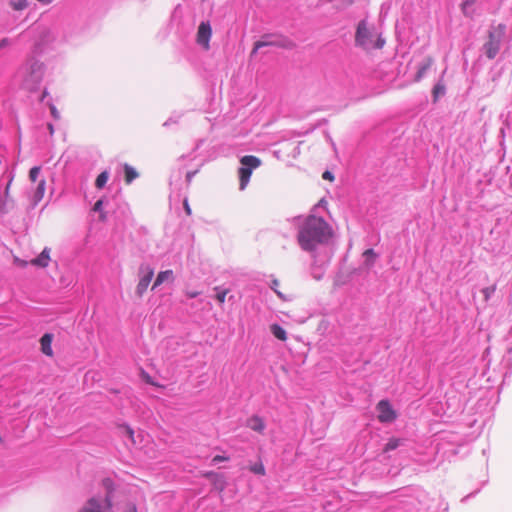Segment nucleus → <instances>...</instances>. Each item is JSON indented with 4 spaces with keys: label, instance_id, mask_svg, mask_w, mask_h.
Here are the masks:
<instances>
[{
    "label": "nucleus",
    "instance_id": "f257e3e1",
    "mask_svg": "<svg viewBox=\"0 0 512 512\" xmlns=\"http://www.w3.org/2000/svg\"><path fill=\"white\" fill-rule=\"evenodd\" d=\"M333 237V229L328 222L315 215L305 218L299 227L297 240L305 251H313L318 245L327 243Z\"/></svg>",
    "mask_w": 512,
    "mask_h": 512
},
{
    "label": "nucleus",
    "instance_id": "f03ea898",
    "mask_svg": "<svg viewBox=\"0 0 512 512\" xmlns=\"http://www.w3.org/2000/svg\"><path fill=\"white\" fill-rule=\"evenodd\" d=\"M355 45L367 53L382 49L385 39L376 27L367 20H361L355 31Z\"/></svg>",
    "mask_w": 512,
    "mask_h": 512
},
{
    "label": "nucleus",
    "instance_id": "7ed1b4c3",
    "mask_svg": "<svg viewBox=\"0 0 512 512\" xmlns=\"http://www.w3.org/2000/svg\"><path fill=\"white\" fill-rule=\"evenodd\" d=\"M505 25L498 24L488 33V40L484 44L483 49L488 59H494L500 50L501 41L505 34Z\"/></svg>",
    "mask_w": 512,
    "mask_h": 512
},
{
    "label": "nucleus",
    "instance_id": "20e7f679",
    "mask_svg": "<svg viewBox=\"0 0 512 512\" xmlns=\"http://www.w3.org/2000/svg\"><path fill=\"white\" fill-rule=\"evenodd\" d=\"M241 167L238 170L239 186L244 190L252 175V171L261 165V160L253 155H245L240 159Z\"/></svg>",
    "mask_w": 512,
    "mask_h": 512
},
{
    "label": "nucleus",
    "instance_id": "39448f33",
    "mask_svg": "<svg viewBox=\"0 0 512 512\" xmlns=\"http://www.w3.org/2000/svg\"><path fill=\"white\" fill-rule=\"evenodd\" d=\"M43 74L44 71L42 64L36 62L33 63L29 68L28 74L24 78V88L30 91L36 90L42 81Z\"/></svg>",
    "mask_w": 512,
    "mask_h": 512
},
{
    "label": "nucleus",
    "instance_id": "423d86ee",
    "mask_svg": "<svg viewBox=\"0 0 512 512\" xmlns=\"http://www.w3.org/2000/svg\"><path fill=\"white\" fill-rule=\"evenodd\" d=\"M140 279L136 285L135 293L142 298L154 276V269L150 266H141L139 269Z\"/></svg>",
    "mask_w": 512,
    "mask_h": 512
},
{
    "label": "nucleus",
    "instance_id": "0eeeda50",
    "mask_svg": "<svg viewBox=\"0 0 512 512\" xmlns=\"http://www.w3.org/2000/svg\"><path fill=\"white\" fill-rule=\"evenodd\" d=\"M212 36V28L209 22H201L196 36L197 43L205 50L210 49V39Z\"/></svg>",
    "mask_w": 512,
    "mask_h": 512
},
{
    "label": "nucleus",
    "instance_id": "6e6552de",
    "mask_svg": "<svg viewBox=\"0 0 512 512\" xmlns=\"http://www.w3.org/2000/svg\"><path fill=\"white\" fill-rule=\"evenodd\" d=\"M112 506H108L105 501H100L96 497L89 498L78 512H108Z\"/></svg>",
    "mask_w": 512,
    "mask_h": 512
},
{
    "label": "nucleus",
    "instance_id": "1a4fd4ad",
    "mask_svg": "<svg viewBox=\"0 0 512 512\" xmlns=\"http://www.w3.org/2000/svg\"><path fill=\"white\" fill-rule=\"evenodd\" d=\"M13 179H14V177L12 176L10 178V180L8 181V183L5 187L4 196L2 197L0 195V212L1 213H8L14 207L15 202H14V199L10 195V189H11Z\"/></svg>",
    "mask_w": 512,
    "mask_h": 512
},
{
    "label": "nucleus",
    "instance_id": "9d476101",
    "mask_svg": "<svg viewBox=\"0 0 512 512\" xmlns=\"http://www.w3.org/2000/svg\"><path fill=\"white\" fill-rule=\"evenodd\" d=\"M101 486L105 490L104 500L108 506H113V494L115 491V483L110 477H105L101 480Z\"/></svg>",
    "mask_w": 512,
    "mask_h": 512
},
{
    "label": "nucleus",
    "instance_id": "9b49d317",
    "mask_svg": "<svg viewBox=\"0 0 512 512\" xmlns=\"http://www.w3.org/2000/svg\"><path fill=\"white\" fill-rule=\"evenodd\" d=\"M51 249L45 247L43 251L36 257L30 261V264L39 268L48 267L51 257H50Z\"/></svg>",
    "mask_w": 512,
    "mask_h": 512
},
{
    "label": "nucleus",
    "instance_id": "f8f14e48",
    "mask_svg": "<svg viewBox=\"0 0 512 512\" xmlns=\"http://www.w3.org/2000/svg\"><path fill=\"white\" fill-rule=\"evenodd\" d=\"M174 280H175V275L172 270L169 269V270L161 271L158 273V275L152 285V290L156 289L163 283H166V282L173 283Z\"/></svg>",
    "mask_w": 512,
    "mask_h": 512
},
{
    "label": "nucleus",
    "instance_id": "ddd939ff",
    "mask_svg": "<svg viewBox=\"0 0 512 512\" xmlns=\"http://www.w3.org/2000/svg\"><path fill=\"white\" fill-rule=\"evenodd\" d=\"M378 416H395L396 411L393 409L391 403L388 400H381L377 404Z\"/></svg>",
    "mask_w": 512,
    "mask_h": 512
},
{
    "label": "nucleus",
    "instance_id": "4468645a",
    "mask_svg": "<svg viewBox=\"0 0 512 512\" xmlns=\"http://www.w3.org/2000/svg\"><path fill=\"white\" fill-rule=\"evenodd\" d=\"M52 340L53 336L49 333L44 334L40 339V345H41V351L46 356H53V350H52Z\"/></svg>",
    "mask_w": 512,
    "mask_h": 512
},
{
    "label": "nucleus",
    "instance_id": "2eb2a0df",
    "mask_svg": "<svg viewBox=\"0 0 512 512\" xmlns=\"http://www.w3.org/2000/svg\"><path fill=\"white\" fill-rule=\"evenodd\" d=\"M205 477L211 479L213 486L219 492H222L226 487V481L222 475H218L213 472H208L205 474Z\"/></svg>",
    "mask_w": 512,
    "mask_h": 512
},
{
    "label": "nucleus",
    "instance_id": "dca6fc26",
    "mask_svg": "<svg viewBox=\"0 0 512 512\" xmlns=\"http://www.w3.org/2000/svg\"><path fill=\"white\" fill-rule=\"evenodd\" d=\"M267 37H264L263 39L256 41L254 43V47L251 51V56L254 55L260 48L265 46H285L284 44L278 42V41H269L266 40Z\"/></svg>",
    "mask_w": 512,
    "mask_h": 512
},
{
    "label": "nucleus",
    "instance_id": "f3484780",
    "mask_svg": "<svg viewBox=\"0 0 512 512\" xmlns=\"http://www.w3.org/2000/svg\"><path fill=\"white\" fill-rule=\"evenodd\" d=\"M138 177L137 171L130 165H124V180L126 184H131Z\"/></svg>",
    "mask_w": 512,
    "mask_h": 512
},
{
    "label": "nucleus",
    "instance_id": "a211bd4d",
    "mask_svg": "<svg viewBox=\"0 0 512 512\" xmlns=\"http://www.w3.org/2000/svg\"><path fill=\"white\" fill-rule=\"evenodd\" d=\"M433 64V59L431 57H428L425 62L419 67L416 76L415 81H420L424 75L426 74L427 70L430 69V67Z\"/></svg>",
    "mask_w": 512,
    "mask_h": 512
},
{
    "label": "nucleus",
    "instance_id": "6ab92c4d",
    "mask_svg": "<svg viewBox=\"0 0 512 512\" xmlns=\"http://www.w3.org/2000/svg\"><path fill=\"white\" fill-rule=\"evenodd\" d=\"M270 330L275 338H277L281 341L287 340V333L280 325L272 324L270 327Z\"/></svg>",
    "mask_w": 512,
    "mask_h": 512
},
{
    "label": "nucleus",
    "instance_id": "aec40b11",
    "mask_svg": "<svg viewBox=\"0 0 512 512\" xmlns=\"http://www.w3.org/2000/svg\"><path fill=\"white\" fill-rule=\"evenodd\" d=\"M247 426L257 432H262L264 429V423L261 418H249Z\"/></svg>",
    "mask_w": 512,
    "mask_h": 512
},
{
    "label": "nucleus",
    "instance_id": "412c9836",
    "mask_svg": "<svg viewBox=\"0 0 512 512\" xmlns=\"http://www.w3.org/2000/svg\"><path fill=\"white\" fill-rule=\"evenodd\" d=\"M477 0H465L461 5L462 12L467 17H472L474 15V11H471L470 8L476 3Z\"/></svg>",
    "mask_w": 512,
    "mask_h": 512
},
{
    "label": "nucleus",
    "instance_id": "4be33fe9",
    "mask_svg": "<svg viewBox=\"0 0 512 512\" xmlns=\"http://www.w3.org/2000/svg\"><path fill=\"white\" fill-rule=\"evenodd\" d=\"M108 178H109V174L107 171H103L102 173H100L97 178H96V181H95V186L98 188V189H101L103 188L107 181H108Z\"/></svg>",
    "mask_w": 512,
    "mask_h": 512
},
{
    "label": "nucleus",
    "instance_id": "5701e85b",
    "mask_svg": "<svg viewBox=\"0 0 512 512\" xmlns=\"http://www.w3.org/2000/svg\"><path fill=\"white\" fill-rule=\"evenodd\" d=\"M45 186H46V182L44 179L39 181L38 186L36 188L35 195H34V198L36 201H40L43 198V196L45 194Z\"/></svg>",
    "mask_w": 512,
    "mask_h": 512
},
{
    "label": "nucleus",
    "instance_id": "b1692460",
    "mask_svg": "<svg viewBox=\"0 0 512 512\" xmlns=\"http://www.w3.org/2000/svg\"><path fill=\"white\" fill-rule=\"evenodd\" d=\"M279 286V281L277 279H274L271 284V289L277 294L279 298H281L284 301L290 300L289 295L284 294L282 291L277 290V287Z\"/></svg>",
    "mask_w": 512,
    "mask_h": 512
},
{
    "label": "nucleus",
    "instance_id": "393cba45",
    "mask_svg": "<svg viewBox=\"0 0 512 512\" xmlns=\"http://www.w3.org/2000/svg\"><path fill=\"white\" fill-rule=\"evenodd\" d=\"M399 445H400V439H398V438H391V439H389V441L384 446L383 451L384 452H389L391 450L396 449Z\"/></svg>",
    "mask_w": 512,
    "mask_h": 512
},
{
    "label": "nucleus",
    "instance_id": "a878e982",
    "mask_svg": "<svg viewBox=\"0 0 512 512\" xmlns=\"http://www.w3.org/2000/svg\"><path fill=\"white\" fill-rule=\"evenodd\" d=\"M445 93V85L443 83H437L433 88L434 100H437L440 96Z\"/></svg>",
    "mask_w": 512,
    "mask_h": 512
},
{
    "label": "nucleus",
    "instance_id": "bb28decb",
    "mask_svg": "<svg viewBox=\"0 0 512 512\" xmlns=\"http://www.w3.org/2000/svg\"><path fill=\"white\" fill-rule=\"evenodd\" d=\"M250 471L253 472L254 474L265 475L264 465L260 461L250 466Z\"/></svg>",
    "mask_w": 512,
    "mask_h": 512
},
{
    "label": "nucleus",
    "instance_id": "cd10ccee",
    "mask_svg": "<svg viewBox=\"0 0 512 512\" xmlns=\"http://www.w3.org/2000/svg\"><path fill=\"white\" fill-rule=\"evenodd\" d=\"M496 291V285H492V286H489V287H486V288H483L481 290L483 296H484V300L485 301H488L491 297V295Z\"/></svg>",
    "mask_w": 512,
    "mask_h": 512
},
{
    "label": "nucleus",
    "instance_id": "c85d7f7f",
    "mask_svg": "<svg viewBox=\"0 0 512 512\" xmlns=\"http://www.w3.org/2000/svg\"><path fill=\"white\" fill-rule=\"evenodd\" d=\"M103 201L98 200L95 202L93 206V211L100 212V220L104 221L106 219L105 213L102 211Z\"/></svg>",
    "mask_w": 512,
    "mask_h": 512
},
{
    "label": "nucleus",
    "instance_id": "c756f323",
    "mask_svg": "<svg viewBox=\"0 0 512 512\" xmlns=\"http://www.w3.org/2000/svg\"><path fill=\"white\" fill-rule=\"evenodd\" d=\"M121 433L127 435L134 442V431L131 427L127 425H122L119 427Z\"/></svg>",
    "mask_w": 512,
    "mask_h": 512
},
{
    "label": "nucleus",
    "instance_id": "7c9ffc66",
    "mask_svg": "<svg viewBox=\"0 0 512 512\" xmlns=\"http://www.w3.org/2000/svg\"><path fill=\"white\" fill-rule=\"evenodd\" d=\"M11 5L15 10H23L27 7V1L26 0H15L11 3Z\"/></svg>",
    "mask_w": 512,
    "mask_h": 512
},
{
    "label": "nucleus",
    "instance_id": "2f4dec72",
    "mask_svg": "<svg viewBox=\"0 0 512 512\" xmlns=\"http://www.w3.org/2000/svg\"><path fill=\"white\" fill-rule=\"evenodd\" d=\"M39 173H40V167L38 166H35V167H32L29 171V178L32 182H36L38 176H39Z\"/></svg>",
    "mask_w": 512,
    "mask_h": 512
},
{
    "label": "nucleus",
    "instance_id": "473e14b6",
    "mask_svg": "<svg viewBox=\"0 0 512 512\" xmlns=\"http://www.w3.org/2000/svg\"><path fill=\"white\" fill-rule=\"evenodd\" d=\"M364 256H366L369 260V264L372 265L374 263L375 258L377 257V254L374 252L373 249H367L363 253Z\"/></svg>",
    "mask_w": 512,
    "mask_h": 512
},
{
    "label": "nucleus",
    "instance_id": "72a5a7b5",
    "mask_svg": "<svg viewBox=\"0 0 512 512\" xmlns=\"http://www.w3.org/2000/svg\"><path fill=\"white\" fill-rule=\"evenodd\" d=\"M140 375H141L142 380L145 381L147 384L157 386V384L152 380V377L144 370H141Z\"/></svg>",
    "mask_w": 512,
    "mask_h": 512
},
{
    "label": "nucleus",
    "instance_id": "f704fd0d",
    "mask_svg": "<svg viewBox=\"0 0 512 512\" xmlns=\"http://www.w3.org/2000/svg\"><path fill=\"white\" fill-rule=\"evenodd\" d=\"M228 292H229L228 289H224L221 292L217 293L216 299L218 300V302L220 304H223L225 302L226 295L228 294Z\"/></svg>",
    "mask_w": 512,
    "mask_h": 512
},
{
    "label": "nucleus",
    "instance_id": "c9c22d12",
    "mask_svg": "<svg viewBox=\"0 0 512 512\" xmlns=\"http://www.w3.org/2000/svg\"><path fill=\"white\" fill-rule=\"evenodd\" d=\"M322 178L324 180H327V181H330V182H333L335 180V177L334 175L332 174V172L330 171H324L323 174H322Z\"/></svg>",
    "mask_w": 512,
    "mask_h": 512
},
{
    "label": "nucleus",
    "instance_id": "e433bc0d",
    "mask_svg": "<svg viewBox=\"0 0 512 512\" xmlns=\"http://www.w3.org/2000/svg\"><path fill=\"white\" fill-rule=\"evenodd\" d=\"M49 108H50V111H51L52 116H53L55 119H59V118H60V114H59V112L57 111L56 107H55L53 104H49Z\"/></svg>",
    "mask_w": 512,
    "mask_h": 512
},
{
    "label": "nucleus",
    "instance_id": "4c0bfd02",
    "mask_svg": "<svg viewBox=\"0 0 512 512\" xmlns=\"http://www.w3.org/2000/svg\"><path fill=\"white\" fill-rule=\"evenodd\" d=\"M14 263L19 266V267H26L28 265V262L25 261V260H21L20 258L18 257H15L14 258Z\"/></svg>",
    "mask_w": 512,
    "mask_h": 512
},
{
    "label": "nucleus",
    "instance_id": "58836bf2",
    "mask_svg": "<svg viewBox=\"0 0 512 512\" xmlns=\"http://www.w3.org/2000/svg\"><path fill=\"white\" fill-rule=\"evenodd\" d=\"M183 206H184V210H185L186 214L188 216H190L192 214V210H191V207H190L187 199H184Z\"/></svg>",
    "mask_w": 512,
    "mask_h": 512
},
{
    "label": "nucleus",
    "instance_id": "ea45409f",
    "mask_svg": "<svg viewBox=\"0 0 512 512\" xmlns=\"http://www.w3.org/2000/svg\"><path fill=\"white\" fill-rule=\"evenodd\" d=\"M124 512H137V507L133 503H128L126 505V507H125V511Z\"/></svg>",
    "mask_w": 512,
    "mask_h": 512
},
{
    "label": "nucleus",
    "instance_id": "a19ab883",
    "mask_svg": "<svg viewBox=\"0 0 512 512\" xmlns=\"http://www.w3.org/2000/svg\"><path fill=\"white\" fill-rule=\"evenodd\" d=\"M229 458L226 457V456H222V455H216L214 458H213V462L214 463H218V462H221V461H228Z\"/></svg>",
    "mask_w": 512,
    "mask_h": 512
},
{
    "label": "nucleus",
    "instance_id": "79ce46f5",
    "mask_svg": "<svg viewBox=\"0 0 512 512\" xmlns=\"http://www.w3.org/2000/svg\"><path fill=\"white\" fill-rule=\"evenodd\" d=\"M198 173V170L190 171L186 174V180L188 183H191L192 178Z\"/></svg>",
    "mask_w": 512,
    "mask_h": 512
},
{
    "label": "nucleus",
    "instance_id": "37998d69",
    "mask_svg": "<svg viewBox=\"0 0 512 512\" xmlns=\"http://www.w3.org/2000/svg\"><path fill=\"white\" fill-rule=\"evenodd\" d=\"M47 128H48V130H49V133H50L51 135H53V133H54V127H53V125H52L51 123H49V124L47 125Z\"/></svg>",
    "mask_w": 512,
    "mask_h": 512
},
{
    "label": "nucleus",
    "instance_id": "c03bdc74",
    "mask_svg": "<svg viewBox=\"0 0 512 512\" xmlns=\"http://www.w3.org/2000/svg\"><path fill=\"white\" fill-rule=\"evenodd\" d=\"M197 295H198V292H191V293H189V294H188V296H189L190 298H194V297H196Z\"/></svg>",
    "mask_w": 512,
    "mask_h": 512
},
{
    "label": "nucleus",
    "instance_id": "a18cd8bd",
    "mask_svg": "<svg viewBox=\"0 0 512 512\" xmlns=\"http://www.w3.org/2000/svg\"><path fill=\"white\" fill-rule=\"evenodd\" d=\"M47 95H48V92H47L46 90H44V91H43V93H42V96H41V101H42L45 97H47Z\"/></svg>",
    "mask_w": 512,
    "mask_h": 512
},
{
    "label": "nucleus",
    "instance_id": "49530a36",
    "mask_svg": "<svg viewBox=\"0 0 512 512\" xmlns=\"http://www.w3.org/2000/svg\"><path fill=\"white\" fill-rule=\"evenodd\" d=\"M382 421H387V420H390L391 418H387V417H384V418H380Z\"/></svg>",
    "mask_w": 512,
    "mask_h": 512
},
{
    "label": "nucleus",
    "instance_id": "de8ad7c7",
    "mask_svg": "<svg viewBox=\"0 0 512 512\" xmlns=\"http://www.w3.org/2000/svg\"><path fill=\"white\" fill-rule=\"evenodd\" d=\"M5 45V40H2L1 43H0V47Z\"/></svg>",
    "mask_w": 512,
    "mask_h": 512
},
{
    "label": "nucleus",
    "instance_id": "09e8293b",
    "mask_svg": "<svg viewBox=\"0 0 512 512\" xmlns=\"http://www.w3.org/2000/svg\"><path fill=\"white\" fill-rule=\"evenodd\" d=\"M2 443H3V439H2V437L0 436V444H2Z\"/></svg>",
    "mask_w": 512,
    "mask_h": 512
}]
</instances>
